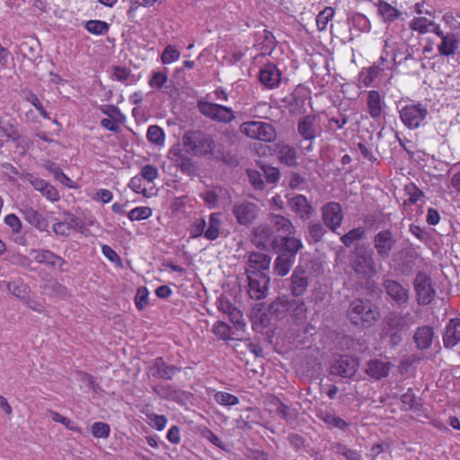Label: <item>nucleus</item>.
I'll list each match as a JSON object with an SVG mask.
<instances>
[{
  "label": "nucleus",
  "instance_id": "45",
  "mask_svg": "<svg viewBox=\"0 0 460 460\" xmlns=\"http://www.w3.org/2000/svg\"><path fill=\"white\" fill-rule=\"evenodd\" d=\"M180 57V50L174 45L169 44L164 48L161 55V62L164 65H169L178 61Z\"/></svg>",
  "mask_w": 460,
  "mask_h": 460
},
{
  "label": "nucleus",
  "instance_id": "6",
  "mask_svg": "<svg viewBox=\"0 0 460 460\" xmlns=\"http://www.w3.org/2000/svg\"><path fill=\"white\" fill-rule=\"evenodd\" d=\"M416 299L419 305H428L435 298L436 290L431 278L425 272H418L413 281Z\"/></svg>",
  "mask_w": 460,
  "mask_h": 460
},
{
  "label": "nucleus",
  "instance_id": "9",
  "mask_svg": "<svg viewBox=\"0 0 460 460\" xmlns=\"http://www.w3.org/2000/svg\"><path fill=\"white\" fill-rule=\"evenodd\" d=\"M393 364L387 357L380 356L369 359L364 372L372 379L381 380L389 376Z\"/></svg>",
  "mask_w": 460,
  "mask_h": 460
},
{
  "label": "nucleus",
  "instance_id": "27",
  "mask_svg": "<svg viewBox=\"0 0 460 460\" xmlns=\"http://www.w3.org/2000/svg\"><path fill=\"white\" fill-rule=\"evenodd\" d=\"M289 207L304 220L310 218L314 212L313 207L303 195H296L292 198L289 200Z\"/></svg>",
  "mask_w": 460,
  "mask_h": 460
},
{
  "label": "nucleus",
  "instance_id": "62",
  "mask_svg": "<svg viewBox=\"0 0 460 460\" xmlns=\"http://www.w3.org/2000/svg\"><path fill=\"white\" fill-rule=\"evenodd\" d=\"M385 332L402 331L404 327V320L401 315H392L386 322Z\"/></svg>",
  "mask_w": 460,
  "mask_h": 460
},
{
  "label": "nucleus",
  "instance_id": "61",
  "mask_svg": "<svg viewBox=\"0 0 460 460\" xmlns=\"http://www.w3.org/2000/svg\"><path fill=\"white\" fill-rule=\"evenodd\" d=\"M131 75V71L128 67L115 66L112 68V76L115 80L125 83Z\"/></svg>",
  "mask_w": 460,
  "mask_h": 460
},
{
  "label": "nucleus",
  "instance_id": "43",
  "mask_svg": "<svg viewBox=\"0 0 460 460\" xmlns=\"http://www.w3.org/2000/svg\"><path fill=\"white\" fill-rule=\"evenodd\" d=\"M334 14L335 10L331 6H327L323 11H321L316 16L317 30L319 31H325L329 22L332 21L334 17Z\"/></svg>",
  "mask_w": 460,
  "mask_h": 460
},
{
  "label": "nucleus",
  "instance_id": "60",
  "mask_svg": "<svg viewBox=\"0 0 460 460\" xmlns=\"http://www.w3.org/2000/svg\"><path fill=\"white\" fill-rule=\"evenodd\" d=\"M25 100L31 102L44 119H50L49 113L44 109L43 105L41 104L40 99L37 97L36 94H34L33 93H29L26 95Z\"/></svg>",
  "mask_w": 460,
  "mask_h": 460
},
{
  "label": "nucleus",
  "instance_id": "26",
  "mask_svg": "<svg viewBox=\"0 0 460 460\" xmlns=\"http://www.w3.org/2000/svg\"><path fill=\"white\" fill-rule=\"evenodd\" d=\"M434 329L429 325H422L416 329L413 340L416 347L420 350H426L432 345Z\"/></svg>",
  "mask_w": 460,
  "mask_h": 460
},
{
  "label": "nucleus",
  "instance_id": "10",
  "mask_svg": "<svg viewBox=\"0 0 460 460\" xmlns=\"http://www.w3.org/2000/svg\"><path fill=\"white\" fill-rule=\"evenodd\" d=\"M322 215L324 225L332 231L339 228L344 218L341 205L334 201L328 202L323 206Z\"/></svg>",
  "mask_w": 460,
  "mask_h": 460
},
{
  "label": "nucleus",
  "instance_id": "23",
  "mask_svg": "<svg viewBox=\"0 0 460 460\" xmlns=\"http://www.w3.org/2000/svg\"><path fill=\"white\" fill-rule=\"evenodd\" d=\"M389 0H378L375 5L377 9L378 15L385 22H393L398 20L402 12L396 6L388 3ZM393 4H396V0H392Z\"/></svg>",
  "mask_w": 460,
  "mask_h": 460
},
{
  "label": "nucleus",
  "instance_id": "17",
  "mask_svg": "<svg viewBox=\"0 0 460 460\" xmlns=\"http://www.w3.org/2000/svg\"><path fill=\"white\" fill-rule=\"evenodd\" d=\"M367 111L373 119H378L383 114L385 100L376 90H370L366 98Z\"/></svg>",
  "mask_w": 460,
  "mask_h": 460
},
{
  "label": "nucleus",
  "instance_id": "5",
  "mask_svg": "<svg viewBox=\"0 0 460 460\" xmlns=\"http://www.w3.org/2000/svg\"><path fill=\"white\" fill-rule=\"evenodd\" d=\"M433 33L440 40L437 50L441 57H453L460 49V37L456 32H445L440 25H436Z\"/></svg>",
  "mask_w": 460,
  "mask_h": 460
},
{
  "label": "nucleus",
  "instance_id": "8",
  "mask_svg": "<svg viewBox=\"0 0 460 460\" xmlns=\"http://www.w3.org/2000/svg\"><path fill=\"white\" fill-rule=\"evenodd\" d=\"M247 279L249 296L255 300L264 298L268 293L270 280L268 274L255 272V274L247 275Z\"/></svg>",
  "mask_w": 460,
  "mask_h": 460
},
{
  "label": "nucleus",
  "instance_id": "52",
  "mask_svg": "<svg viewBox=\"0 0 460 460\" xmlns=\"http://www.w3.org/2000/svg\"><path fill=\"white\" fill-rule=\"evenodd\" d=\"M127 121V118L120 119L119 120H115V119L104 118L101 119V126L111 132L118 133L120 131V126L124 125Z\"/></svg>",
  "mask_w": 460,
  "mask_h": 460
},
{
  "label": "nucleus",
  "instance_id": "36",
  "mask_svg": "<svg viewBox=\"0 0 460 460\" xmlns=\"http://www.w3.org/2000/svg\"><path fill=\"white\" fill-rule=\"evenodd\" d=\"M280 244L279 252L293 255V258H296L297 252L303 247L300 239L288 235L280 237Z\"/></svg>",
  "mask_w": 460,
  "mask_h": 460
},
{
  "label": "nucleus",
  "instance_id": "48",
  "mask_svg": "<svg viewBox=\"0 0 460 460\" xmlns=\"http://www.w3.org/2000/svg\"><path fill=\"white\" fill-rule=\"evenodd\" d=\"M253 242L257 246L265 248L268 244H275L278 241L274 240L271 242L270 238L268 236V229L261 226L254 231Z\"/></svg>",
  "mask_w": 460,
  "mask_h": 460
},
{
  "label": "nucleus",
  "instance_id": "29",
  "mask_svg": "<svg viewBox=\"0 0 460 460\" xmlns=\"http://www.w3.org/2000/svg\"><path fill=\"white\" fill-rule=\"evenodd\" d=\"M277 40L273 33L269 30H263L261 37L259 39V41L256 43L255 47L257 50L262 56H268L272 53L277 46Z\"/></svg>",
  "mask_w": 460,
  "mask_h": 460
},
{
  "label": "nucleus",
  "instance_id": "40",
  "mask_svg": "<svg viewBox=\"0 0 460 460\" xmlns=\"http://www.w3.org/2000/svg\"><path fill=\"white\" fill-rule=\"evenodd\" d=\"M307 308L303 299H291L288 315L296 321L304 320L306 317Z\"/></svg>",
  "mask_w": 460,
  "mask_h": 460
},
{
  "label": "nucleus",
  "instance_id": "42",
  "mask_svg": "<svg viewBox=\"0 0 460 460\" xmlns=\"http://www.w3.org/2000/svg\"><path fill=\"white\" fill-rule=\"evenodd\" d=\"M79 227V219L76 217H73L69 223L67 222H57L53 225L52 229L56 234L68 236L73 228Z\"/></svg>",
  "mask_w": 460,
  "mask_h": 460
},
{
  "label": "nucleus",
  "instance_id": "20",
  "mask_svg": "<svg viewBox=\"0 0 460 460\" xmlns=\"http://www.w3.org/2000/svg\"><path fill=\"white\" fill-rule=\"evenodd\" d=\"M22 135L15 125L9 120L0 119V148L7 142H14L19 145Z\"/></svg>",
  "mask_w": 460,
  "mask_h": 460
},
{
  "label": "nucleus",
  "instance_id": "32",
  "mask_svg": "<svg viewBox=\"0 0 460 460\" xmlns=\"http://www.w3.org/2000/svg\"><path fill=\"white\" fill-rule=\"evenodd\" d=\"M276 146L278 150V157L280 163L288 166H294L296 164V151L293 146L284 143H279Z\"/></svg>",
  "mask_w": 460,
  "mask_h": 460
},
{
  "label": "nucleus",
  "instance_id": "12",
  "mask_svg": "<svg viewBox=\"0 0 460 460\" xmlns=\"http://www.w3.org/2000/svg\"><path fill=\"white\" fill-rule=\"evenodd\" d=\"M386 294L398 305L407 304L410 296V290L401 283L394 279H385L383 284Z\"/></svg>",
  "mask_w": 460,
  "mask_h": 460
},
{
  "label": "nucleus",
  "instance_id": "37",
  "mask_svg": "<svg viewBox=\"0 0 460 460\" xmlns=\"http://www.w3.org/2000/svg\"><path fill=\"white\" fill-rule=\"evenodd\" d=\"M7 289L13 296L24 301L29 296L31 288L22 279H15L7 283Z\"/></svg>",
  "mask_w": 460,
  "mask_h": 460
},
{
  "label": "nucleus",
  "instance_id": "55",
  "mask_svg": "<svg viewBox=\"0 0 460 460\" xmlns=\"http://www.w3.org/2000/svg\"><path fill=\"white\" fill-rule=\"evenodd\" d=\"M139 175L147 182H153L159 177V171L153 164H146L141 168Z\"/></svg>",
  "mask_w": 460,
  "mask_h": 460
},
{
  "label": "nucleus",
  "instance_id": "30",
  "mask_svg": "<svg viewBox=\"0 0 460 460\" xmlns=\"http://www.w3.org/2000/svg\"><path fill=\"white\" fill-rule=\"evenodd\" d=\"M436 25L440 24L424 16L413 17L409 22L410 29L421 35L426 34L428 32L433 33V30L435 29Z\"/></svg>",
  "mask_w": 460,
  "mask_h": 460
},
{
  "label": "nucleus",
  "instance_id": "19",
  "mask_svg": "<svg viewBox=\"0 0 460 460\" xmlns=\"http://www.w3.org/2000/svg\"><path fill=\"white\" fill-rule=\"evenodd\" d=\"M270 257L265 253L252 252L245 270L246 275L255 274V272L266 273L265 271L270 269Z\"/></svg>",
  "mask_w": 460,
  "mask_h": 460
},
{
  "label": "nucleus",
  "instance_id": "49",
  "mask_svg": "<svg viewBox=\"0 0 460 460\" xmlns=\"http://www.w3.org/2000/svg\"><path fill=\"white\" fill-rule=\"evenodd\" d=\"M212 332L218 340L227 341L230 339V326L223 321H217Z\"/></svg>",
  "mask_w": 460,
  "mask_h": 460
},
{
  "label": "nucleus",
  "instance_id": "25",
  "mask_svg": "<svg viewBox=\"0 0 460 460\" xmlns=\"http://www.w3.org/2000/svg\"><path fill=\"white\" fill-rule=\"evenodd\" d=\"M291 293L295 296H302L308 288V277L306 271L296 267L293 271L291 278Z\"/></svg>",
  "mask_w": 460,
  "mask_h": 460
},
{
  "label": "nucleus",
  "instance_id": "63",
  "mask_svg": "<svg viewBox=\"0 0 460 460\" xmlns=\"http://www.w3.org/2000/svg\"><path fill=\"white\" fill-rule=\"evenodd\" d=\"M217 103H212L208 102L199 101L198 103L199 111L206 117L210 118L214 120Z\"/></svg>",
  "mask_w": 460,
  "mask_h": 460
},
{
  "label": "nucleus",
  "instance_id": "18",
  "mask_svg": "<svg viewBox=\"0 0 460 460\" xmlns=\"http://www.w3.org/2000/svg\"><path fill=\"white\" fill-rule=\"evenodd\" d=\"M234 214L239 224L248 226L257 217L258 207L252 202H243L234 207Z\"/></svg>",
  "mask_w": 460,
  "mask_h": 460
},
{
  "label": "nucleus",
  "instance_id": "34",
  "mask_svg": "<svg viewBox=\"0 0 460 460\" xmlns=\"http://www.w3.org/2000/svg\"><path fill=\"white\" fill-rule=\"evenodd\" d=\"M383 70L384 68L380 67V65L377 64H374L368 67H363L358 75L359 83L365 87L371 86Z\"/></svg>",
  "mask_w": 460,
  "mask_h": 460
},
{
  "label": "nucleus",
  "instance_id": "22",
  "mask_svg": "<svg viewBox=\"0 0 460 460\" xmlns=\"http://www.w3.org/2000/svg\"><path fill=\"white\" fill-rule=\"evenodd\" d=\"M316 117L314 115H306L303 117L297 124L298 134L305 139L312 141L318 136L316 128Z\"/></svg>",
  "mask_w": 460,
  "mask_h": 460
},
{
  "label": "nucleus",
  "instance_id": "44",
  "mask_svg": "<svg viewBox=\"0 0 460 460\" xmlns=\"http://www.w3.org/2000/svg\"><path fill=\"white\" fill-rule=\"evenodd\" d=\"M153 215V209L150 207L140 206L134 208L128 214L130 221H140L148 219Z\"/></svg>",
  "mask_w": 460,
  "mask_h": 460
},
{
  "label": "nucleus",
  "instance_id": "64",
  "mask_svg": "<svg viewBox=\"0 0 460 460\" xmlns=\"http://www.w3.org/2000/svg\"><path fill=\"white\" fill-rule=\"evenodd\" d=\"M206 220L204 218H200L194 223L191 224L190 227V234L191 238H198L201 236L203 234H205L206 228Z\"/></svg>",
  "mask_w": 460,
  "mask_h": 460
},
{
  "label": "nucleus",
  "instance_id": "47",
  "mask_svg": "<svg viewBox=\"0 0 460 460\" xmlns=\"http://www.w3.org/2000/svg\"><path fill=\"white\" fill-rule=\"evenodd\" d=\"M145 180L139 175V173L129 180L128 184V188L137 194H142L146 198H150L153 193L149 192L146 187H144L143 181Z\"/></svg>",
  "mask_w": 460,
  "mask_h": 460
},
{
  "label": "nucleus",
  "instance_id": "41",
  "mask_svg": "<svg viewBox=\"0 0 460 460\" xmlns=\"http://www.w3.org/2000/svg\"><path fill=\"white\" fill-rule=\"evenodd\" d=\"M220 231V215L212 213L209 217V225L205 231V237L208 240L213 241L219 236Z\"/></svg>",
  "mask_w": 460,
  "mask_h": 460
},
{
  "label": "nucleus",
  "instance_id": "7",
  "mask_svg": "<svg viewBox=\"0 0 460 460\" xmlns=\"http://www.w3.org/2000/svg\"><path fill=\"white\" fill-rule=\"evenodd\" d=\"M428 115L427 108L421 103L407 104L400 111L402 123L410 129L418 128Z\"/></svg>",
  "mask_w": 460,
  "mask_h": 460
},
{
  "label": "nucleus",
  "instance_id": "35",
  "mask_svg": "<svg viewBox=\"0 0 460 460\" xmlns=\"http://www.w3.org/2000/svg\"><path fill=\"white\" fill-rule=\"evenodd\" d=\"M295 260L296 258H293V255L279 252L275 260L274 272L280 277L286 276L293 266Z\"/></svg>",
  "mask_w": 460,
  "mask_h": 460
},
{
  "label": "nucleus",
  "instance_id": "11",
  "mask_svg": "<svg viewBox=\"0 0 460 460\" xmlns=\"http://www.w3.org/2000/svg\"><path fill=\"white\" fill-rule=\"evenodd\" d=\"M359 361L357 357L345 355L333 362L331 366V373L345 378H350L357 373Z\"/></svg>",
  "mask_w": 460,
  "mask_h": 460
},
{
  "label": "nucleus",
  "instance_id": "4",
  "mask_svg": "<svg viewBox=\"0 0 460 460\" xmlns=\"http://www.w3.org/2000/svg\"><path fill=\"white\" fill-rule=\"evenodd\" d=\"M240 130L246 137L266 143H272L277 139L275 128L263 121H246L240 126Z\"/></svg>",
  "mask_w": 460,
  "mask_h": 460
},
{
  "label": "nucleus",
  "instance_id": "2",
  "mask_svg": "<svg viewBox=\"0 0 460 460\" xmlns=\"http://www.w3.org/2000/svg\"><path fill=\"white\" fill-rule=\"evenodd\" d=\"M182 144L194 156L212 155L216 147L213 137L202 131H187L182 137Z\"/></svg>",
  "mask_w": 460,
  "mask_h": 460
},
{
  "label": "nucleus",
  "instance_id": "14",
  "mask_svg": "<svg viewBox=\"0 0 460 460\" xmlns=\"http://www.w3.org/2000/svg\"><path fill=\"white\" fill-rule=\"evenodd\" d=\"M169 159L178 167L181 172L190 174L194 172V162L189 157L179 146H173L169 150Z\"/></svg>",
  "mask_w": 460,
  "mask_h": 460
},
{
  "label": "nucleus",
  "instance_id": "1",
  "mask_svg": "<svg viewBox=\"0 0 460 460\" xmlns=\"http://www.w3.org/2000/svg\"><path fill=\"white\" fill-rule=\"evenodd\" d=\"M347 316L353 325L368 328L378 320L380 313L370 300L357 298L349 304Z\"/></svg>",
  "mask_w": 460,
  "mask_h": 460
},
{
  "label": "nucleus",
  "instance_id": "15",
  "mask_svg": "<svg viewBox=\"0 0 460 460\" xmlns=\"http://www.w3.org/2000/svg\"><path fill=\"white\" fill-rule=\"evenodd\" d=\"M260 82L269 89L278 87L281 82V72L272 63L264 65L259 73Z\"/></svg>",
  "mask_w": 460,
  "mask_h": 460
},
{
  "label": "nucleus",
  "instance_id": "56",
  "mask_svg": "<svg viewBox=\"0 0 460 460\" xmlns=\"http://www.w3.org/2000/svg\"><path fill=\"white\" fill-rule=\"evenodd\" d=\"M168 81V76L164 72H154L149 80L148 84L151 88L161 89Z\"/></svg>",
  "mask_w": 460,
  "mask_h": 460
},
{
  "label": "nucleus",
  "instance_id": "39",
  "mask_svg": "<svg viewBox=\"0 0 460 460\" xmlns=\"http://www.w3.org/2000/svg\"><path fill=\"white\" fill-rule=\"evenodd\" d=\"M146 138L153 145L164 146L165 143L164 130L157 125H151L147 128Z\"/></svg>",
  "mask_w": 460,
  "mask_h": 460
},
{
  "label": "nucleus",
  "instance_id": "16",
  "mask_svg": "<svg viewBox=\"0 0 460 460\" xmlns=\"http://www.w3.org/2000/svg\"><path fill=\"white\" fill-rule=\"evenodd\" d=\"M446 349H453L460 343V317L451 318L447 323L443 335Z\"/></svg>",
  "mask_w": 460,
  "mask_h": 460
},
{
  "label": "nucleus",
  "instance_id": "57",
  "mask_svg": "<svg viewBox=\"0 0 460 460\" xmlns=\"http://www.w3.org/2000/svg\"><path fill=\"white\" fill-rule=\"evenodd\" d=\"M103 256L117 267H122V260L119 255L108 244L102 245Z\"/></svg>",
  "mask_w": 460,
  "mask_h": 460
},
{
  "label": "nucleus",
  "instance_id": "38",
  "mask_svg": "<svg viewBox=\"0 0 460 460\" xmlns=\"http://www.w3.org/2000/svg\"><path fill=\"white\" fill-rule=\"evenodd\" d=\"M84 29L92 35L104 36L110 31V23L102 20H89L84 24Z\"/></svg>",
  "mask_w": 460,
  "mask_h": 460
},
{
  "label": "nucleus",
  "instance_id": "54",
  "mask_svg": "<svg viewBox=\"0 0 460 460\" xmlns=\"http://www.w3.org/2000/svg\"><path fill=\"white\" fill-rule=\"evenodd\" d=\"M336 452L345 457L346 460H363L362 456L358 451L349 448L342 444H338L336 446Z\"/></svg>",
  "mask_w": 460,
  "mask_h": 460
},
{
  "label": "nucleus",
  "instance_id": "28",
  "mask_svg": "<svg viewBox=\"0 0 460 460\" xmlns=\"http://www.w3.org/2000/svg\"><path fill=\"white\" fill-rule=\"evenodd\" d=\"M153 369L155 370L153 376L166 380L172 379L176 373L181 371V367L167 365L162 357L155 359Z\"/></svg>",
  "mask_w": 460,
  "mask_h": 460
},
{
  "label": "nucleus",
  "instance_id": "50",
  "mask_svg": "<svg viewBox=\"0 0 460 460\" xmlns=\"http://www.w3.org/2000/svg\"><path fill=\"white\" fill-rule=\"evenodd\" d=\"M322 420L331 427L345 429L349 424L341 418L335 416L330 412L322 413Z\"/></svg>",
  "mask_w": 460,
  "mask_h": 460
},
{
  "label": "nucleus",
  "instance_id": "59",
  "mask_svg": "<svg viewBox=\"0 0 460 460\" xmlns=\"http://www.w3.org/2000/svg\"><path fill=\"white\" fill-rule=\"evenodd\" d=\"M247 175L251 184L255 190H263L264 181L262 179V174L260 172L257 170L249 169L247 170Z\"/></svg>",
  "mask_w": 460,
  "mask_h": 460
},
{
  "label": "nucleus",
  "instance_id": "31",
  "mask_svg": "<svg viewBox=\"0 0 460 460\" xmlns=\"http://www.w3.org/2000/svg\"><path fill=\"white\" fill-rule=\"evenodd\" d=\"M290 300L288 296H283L276 298L269 306V313L278 318L282 319L288 315Z\"/></svg>",
  "mask_w": 460,
  "mask_h": 460
},
{
  "label": "nucleus",
  "instance_id": "53",
  "mask_svg": "<svg viewBox=\"0 0 460 460\" xmlns=\"http://www.w3.org/2000/svg\"><path fill=\"white\" fill-rule=\"evenodd\" d=\"M99 110L102 114L107 116V118L115 119V120L127 118L119 107L112 104L102 105Z\"/></svg>",
  "mask_w": 460,
  "mask_h": 460
},
{
  "label": "nucleus",
  "instance_id": "33",
  "mask_svg": "<svg viewBox=\"0 0 460 460\" xmlns=\"http://www.w3.org/2000/svg\"><path fill=\"white\" fill-rule=\"evenodd\" d=\"M270 223L273 226L274 230L282 236V234L289 235L295 232V227L292 222L280 215H272L270 217Z\"/></svg>",
  "mask_w": 460,
  "mask_h": 460
},
{
  "label": "nucleus",
  "instance_id": "3",
  "mask_svg": "<svg viewBox=\"0 0 460 460\" xmlns=\"http://www.w3.org/2000/svg\"><path fill=\"white\" fill-rule=\"evenodd\" d=\"M350 264L355 273L362 279H369L376 274L372 252L364 245L355 247Z\"/></svg>",
  "mask_w": 460,
  "mask_h": 460
},
{
  "label": "nucleus",
  "instance_id": "13",
  "mask_svg": "<svg viewBox=\"0 0 460 460\" xmlns=\"http://www.w3.org/2000/svg\"><path fill=\"white\" fill-rule=\"evenodd\" d=\"M395 242L394 234L390 230H382L374 237V245L376 252L383 259L389 257Z\"/></svg>",
  "mask_w": 460,
  "mask_h": 460
},
{
  "label": "nucleus",
  "instance_id": "51",
  "mask_svg": "<svg viewBox=\"0 0 460 460\" xmlns=\"http://www.w3.org/2000/svg\"><path fill=\"white\" fill-rule=\"evenodd\" d=\"M92 434L96 438H108L111 433L110 425L102 422L97 421L92 425L91 429Z\"/></svg>",
  "mask_w": 460,
  "mask_h": 460
},
{
  "label": "nucleus",
  "instance_id": "21",
  "mask_svg": "<svg viewBox=\"0 0 460 460\" xmlns=\"http://www.w3.org/2000/svg\"><path fill=\"white\" fill-rule=\"evenodd\" d=\"M24 219L40 232L48 231L49 224L47 217L31 207H26L21 210Z\"/></svg>",
  "mask_w": 460,
  "mask_h": 460
},
{
  "label": "nucleus",
  "instance_id": "24",
  "mask_svg": "<svg viewBox=\"0 0 460 460\" xmlns=\"http://www.w3.org/2000/svg\"><path fill=\"white\" fill-rule=\"evenodd\" d=\"M31 254H33L34 261L40 264H47L61 269L66 263V261L62 257L49 250H32Z\"/></svg>",
  "mask_w": 460,
  "mask_h": 460
},
{
  "label": "nucleus",
  "instance_id": "58",
  "mask_svg": "<svg viewBox=\"0 0 460 460\" xmlns=\"http://www.w3.org/2000/svg\"><path fill=\"white\" fill-rule=\"evenodd\" d=\"M189 200V197L187 195H183L181 197H176L173 199L171 204V211L173 215H179L185 212V207Z\"/></svg>",
  "mask_w": 460,
  "mask_h": 460
},
{
  "label": "nucleus",
  "instance_id": "46",
  "mask_svg": "<svg viewBox=\"0 0 460 460\" xmlns=\"http://www.w3.org/2000/svg\"><path fill=\"white\" fill-rule=\"evenodd\" d=\"M366 230L364 227L353 228L341 237V243L349 247L353 243L362 239L365 235Z\"/></svg>",
  "mask_w": 460,
  "mask_h": 460
}]
</instances>
